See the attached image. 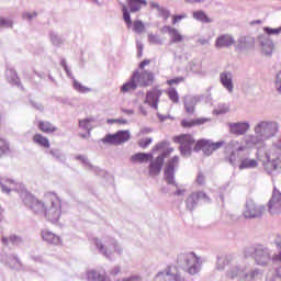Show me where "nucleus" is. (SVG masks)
<instances>
[{
  "label": "nucleus",
  "mask_w": 281,
  "mask_h": 281,
  "mask_svg": "<svg viewBox=\"0 0 281 281\" xmlns=\"http://www.w3.org/2000/svg\"><path fill=\"white\" fill-rule=\"evenodd\" d=\"M22 200L34 214H44L45 218L50 223L60 221L63 204L56 193H46L43 202H41L32 193L24 192L22 193Z\"/></svg>",
  "instance_id": "f257e3e1"
},
{
  "label": "nucleus",
  "mask_w": 281,
  "mask_h": 281,
  "mask_svg": "<svg viewBox=\"0 0 281 281\" xmlns=\"http://www.w3.org/2000/svg\"><path fill=\"white\" fill-rule=\"evenodd\" d=\"M247 150V145L245 140H231L224 149L225 161L231 164V166H236L240 160V154Z\"/></svg>",
  "instance_id": "f03ea898"
},
{
  "label": "nucleus",
  "mask_w": 281,
  "mask_h": 281,
  "mask_svg": "<svg viewBox=\"0 0 281 281\" xmlns=\"http://www.w3.org/2000/svg\"><path fill=\"white\" fill-rule=\"evenodd\" d=\"M279 128L280 126L276 122L261 121L259 124L255 126V133L263 139H271V137H276Z\"/></svg>",
  "instance_id": "7ed1b4c3"
},
{
  "label": "nucleus",
  "mask_w": 281,
  "mask_h": 281,
  "mask_svg": "<svg viewBox=\"0 0 281 281\" xmlns=\"http://www.w3.org/2000/svg\"><path fill=\"white\" fill-rule=\"evenodd\" d=\"M173 144H179V150L183 157L192 155V146H194V137L191 134H180L173 136Z\"/></svg>",
  "instance_id": "20e7f679"
},
{
  "label": "nucleus",
  "mask_w": 281,
  "mask_h": 281,
  "mask_svg": "<svg viewBox=\"0 0 281 281\" xmlns=\"http://www.w3.org/2000/svg\"><path fill=\"white\" fill-rule=\"evenodd\" d=\"M131 139V132L128 130L119 131L115 134H106L102 138L103 144H110L112 146H120L126 144Z\"/></svg>",
  "instance_id": "39448f33"
},
{
  "label": "nucleus",
  "mask_w": 281,
  "mask_h": 281,
  "mask_svg": "<svg viewBox=\"0 0 281 281\" xmlns=\"http://www.w3.org/2000/svg\"><path fill=\"white\" fill-rule=\"evenodd\" d=\"M223 146H225V142L223 140L213 143L207 139H200L195 143L193 150L195 153H199L200 150H202L204 155H212V153H214L215 150H218L220 148H223Z\"/></svg>",
  "instance_id": "423d86ee"
},
{
  "label": "nucleus",
  "mask_w": 281,
  "mask_h": 281,
  "mask_svg": "<svg viewBox=\"0 0 281 281\" xmlns=\"http://www.w3.org/2000/svg\"><path fill=\"white\" fill-rule=\"evenodd\" d=\"M265 212V206H260L256 204L252 199L246 201L244 216L245 218H258V216H262Z\"/></svg>",
  "instance_id": "0eeeda50"
},
{
  "label": "nucleus",
  "mask_w": 281,
  "mask_h": 281,
  "mask_svg": "<svg viewBox=\"0 0 281 281\" xmlns=\"http://www.w3.org/2000/svg\"><path fill=\"white\" fill-rule=\"evenodd\" d=\"M180 158L179 156H173L168 159L165 166V180L169 186H175V168L179 166Z\"/></svg>",
  "instance_id": "6e6552de"
},
{
  "label": "nucleus",
  "mask_w": 281,
  "mask_h": 281,
  "mask_svg": "<svg viewBox=\"0 0 281 281\" xmlns=\"http://www.w3.org/2000/svg\"><path fill=\"white\" fill-rule=\"evenodd\" d=\"M268 210L270 214H281V192L274 189L272 192V198L268 203Z\"/></svg>",
  "instance_id": "1a4fd4ad"
},
{
  "label": "nucleus",
  "mask_w": 281,
  "mask_h": 281,
  "mask_svg": "<svg viewBox=\"0 0 281 281\" xmlns=\"http://www.w3.org/2000/svg\"><path fill=\"white\" fill-rule=\"evenodd\" d=\"M186 260L187 270L191 276H194L199 271V257L194 252L181 256Z\"/></svg>",
  "instance_id": "9d476101"
},
{
  "label": "nucleus",
  "mask_w": 281,
  "mask_h": 281,
  "mask_svg": "<svg viewBox=\"0 0 281 281\" xmlns=\"http://www.w3.org/2000/svg\"><path fill=\"white\" fill-rule=\"evenodd\" d=\"M162 92L161 90L154 88L153 90L146 93L145 104H149L151 109L157 110L159 105V98H161Z\"/></svg>",
  "instance_id": "9b49d317"
},
{
  "label": "nucleus",
  "mask_w": 281,
  "mask_h": 281,
  "mask_svg": "<svg viewBox=\"0 0 281 281\" xmlns=\"http://www.w3.org/2000/svg\"><path fill=\"white\" fill-rule=\"evenodd\" d=\"M134 75H137L136 82L140 87H150L155 81V75L153 72L144 70L143 72L136 71Z\"/></svg>",
  "instance_id": "f8f14e48"
},
{
  "label": "nucleus",
  "mask_w": 281,
  "mask_h": 281,
  "mask_svg": "<svg viewBox=\"0 0 281 281\" xmlns=\"http://www.w3.org/2000/svg\"><path fill=\"white\" fill-rule=\"evenodd\" d=\"M161 32H167L169 34L171 45H173L175 43H183L186 38V36L180 34L179 30L170 25L162 26Z\"/></svg>",
  "instance_id": "ddd939ff"
},
{
  "label": "nucleus",
  "mask_w": 281,
  "mask_h": 281,
  "mask_svg": "<svg viewBox=\"0 0 281 281\" xmlns=\"http://www.w3.org/2000/svg\"><path fill=\"white\" fill-rule=\"evenodd\" d=\"M161 168H164V157H156L155 159L151 158L148 166L149 177H157L160 175Z\"/></svg>",
  "instance_id": "4468645a"
},
{
  "label": "nucleus",
  "mask_w": 281,
  "mask_h": 281,
  "mask_svg": "<svg viewBox=\"0 0 281 281\" xmlns=\"http://www.w3.org/2000/svg\"><path fill=\"white\" fill-rule=\"evenodd\" d=\"M177 271V267H169L167 272H159L155 281H181L179 276L175 273Z\"/></svg>",
  "instance_id": "2eb2a0df"
},
{
  "label": "nucleus",
  "mask_w": 281,
  "mask_h": 281,
  "mask_svg": "<svg viewBox=\"0 0 281 281\" xmlns=\"http://www.w3.org/2000/svg\"><path fill=\"white\" fill-rule=\"evenodd\" d=\"M236 41L234 40V36L229 34H223L220 35L215 41V47L217 49H222L223 47H232V45H235Z\"/></svg>",
  "instance_id": "dca6fc26"
},
{
  "label": "nucleus",
  "mask_w": 281,
  "mask_h": 281,
  "mask_svg": "<svg viewBox=\"0 0 281 281\" xmlns=\"http://www.w3.org/2000/svg\"><path fill=\"white\" fill-rule=\"evenodd\" d=\"M255 260L257 265H268L270 260L269 251L262 247H257L255 249Z\"/></svg>",
  "instance_id": "f3484780"
},
{
  "label": "nucleus",
  "mask_w": 281,
  "mask_h": 281,
  "mask_svg": "<svg viewBox=\"0 0 281 281\" xmlns=\"http://www.w3.org/2000/svg\"><path fill=\"white\" fill-rule=\"evenodd\" d=\"M37 128L41 133H45L46 135H52L58 131V127L49 121H38Z\"/></svg>",
  "instance_id": "a211bd4d"
},
{
  "label": "nucleus",
  "mask_w": 281,
  "mask_h": 281,
  "mask_svg": "<svg viewBox=\"0 0 281 281\" xmlns=\"http://www.w3.org/2000/svg\"><path fill=\"white\" fill-rule=\"evenodd\" d=\"M229 128L233 135H245L249 131V123H231Z\"/></svg>",
  "instance_id": "6ab92c4d"
},
{
  "label": "nucleus",
  "mask_w": 281,
  "mask_h": 281,
  "mask_svg": "<svg viewBox=\"0 0 281 281\" xmlns=\"http://www.w3.org/2000/svg\"><path fill=\"white\" fill-rule=\"evenodd\" d=\"M153 159V154L138 153L133 155L130 160L132 164H148Z\"/></svg>",
  "instance_id": "aec40b11"
},
{
  "label": "nucleus",
  "mask_w": 281,
  "mask_h": 281,
  "mask_svg": "<svg viewBox=\"0 0 281 281\" xmlns=\"http://www.w3.org/2000/svg\"><path fill=\"white\" fill-rule=\"evenodd\" d=\"M42 238L49 245H60V237L49 231H43Z\"/></svg>",
  "instance_id": "412c9836"
},
{
  "label": "nucleus",
  "mask_w": 281,
  "mask_h": 281,
  "mask_svg": "<svg viewBox=\"0 0 281 281\" xmlns=\"http://www.w3.org/2000/svg\"><path fill=\"white\" fill-rule=\"evenodd\" d=\"M252 168H258V160L254 158H241L239 161V170H249Z\"/></svg>",
  "instance_id": "4be33fe9"
},
{
  "label": "nucleus",
  "mask_w": 281,
  "mask_h": 281,
  "mask_svg": "<svg viewBox=\"0 0 281 281\" xmlns=\"http://www.w3.org/2000/svg\"><path fill=\"white\" fill-rule=\"evenodd\" d=\"M34 144H37V146H41L42 148H52V144L49 143V138L47 136H44L41 133H37L33 136Z\"/></svg>",
  "instance_id": "5701e85b"
},
{
  "label": "nucleus",
  "mask_w": 281,
  "mask_h": 281,
  "mask_svg": "<svg viewBox=\"0 0 281 281\" xmlns=\"http://www.w3.org/2000/svg\"><path fill=\"white\" fill-rule=\"evenodd\" d=\"M220 80H221L223 87H225V89H227V91H229V92L234 91V83L232 82V74L222 72L220 75Z\"/></svg>",
  "instance_id": "b1692460"
},
{
  "label": "nucleus",
  "mask_w": 281,
  "mask_h": 281,
  "mask_svg": "<svg viewBox=\"0 0 281 281\" xmlns=\"http://www.w3.org/2000/svg\"><path fill=\"white\" fill-rule=\"evenodd\" d=\"M137 75H133L131 80L121 87L122 93H128V91H135L137 89Z\"/></svg>",
  "instance_id": "393cba45"
},
{
  "label": "nucleus",
  "mask_w": 281,
  "mask_h": 281,
  "mask_svg": "<svg viewBox=\"0 0 281 281\" xmlns=\"http://www.w3.org/2000/svg\"><path fill=\"white\" fill-rule=\"evenodd\" d=\"M207 119H193V120H182L180 125L182 128H192L193 126H201V124H205Z\"/></svg>",
  "instance_id": "a878e982"
},
{
  "label": "nucleus",
  "mask_w": 281,
  "mask_h": 281,
  "mask_svg": "<svg viewBox=\"0 0 281 281\" xmlns=\"http://www.w3.org/2000/svg\"><path fill=\"white\" fill-rule=\"evenodd\" d=\"M148 2L146 0H127V5L131 12H139L142 10V5H147Z\"/></svg>",
  "instance_id": "bb28decb"
},
{
  "label": "nucleus",
  "mask_w": 281,
  "mask_h": 281,
  "mask_svg": "<svg viewBox=\"0 0 281 281\" xmlns=\"http://www.w3.org/2000/svg\"><path fill=\"white\" fill-rule=\"evenodd\" d=\"M196 106V98L194 97H186L184 98V109L187 113L190 115L194 114L195 108Z\"/></svg>",
  "instance_id": "cd10ccee"
},
{
  "label": "nucleus",
  "mask_w": 281,
  "mask_h": 281,
  "mask_svg": "<svg viewBox=\"0 0 281 281\" xmlns=\"http://www.w3.org/2000/svg\"><path fill=\"white\" fill-rule=\"evenodd\" d=\"M280 157V151L277 148H270L266 151L268 164H273Z\"/></svg>",
  "instance_id": "c85d7f7f"
},
{
  "label": "nucleus",
  "mask_w": 281,
  "mask_h": 281,
  "mask_svg": "<svg viewBox=\"0 0 281 281\" xmlns=\"http://www.w3.org/2000/svg\"><path fill=\"white\" fill-rule=\"evenodd\" d=\"M166 94L173 104H179V92L177 91V88H168Z\"/></svg>",
  "instance_id": "c756f323"
},
{
  "label": "nucleus",
  "mask_w": 281,
  "mask_h": 281,
  "mask_svg": "<svg viewBox=\"0 0 281 281\" xmlns=\"http://www.w3.org/2000/svg\"><path fill=\"white\" fill-rule=\"evenodd\" d=\"M193 19H195L196 21H200L201 23H212V20L210 19V16H207L203 11H194Z\"/></svg>",
  "instance_id": "7c9ffc66"
},
{
  "label": "nucleus",
  "mask_w": 281,
  "mask_h": 281,
  "mask_svg": "<svg viewBox=\"0 0 281 281\" xmlns=\"http://www.w3.org/2000/svg\"><path fill=\"white\" fill-rule=\"evenodd\" d=\"M16 186V182L14 180H5L1 183L2 192H7V194H10L12 190H14Z\"/></svg>",
  "instance_id": "2f4dec72"
},
{
  "label": "nucleus",
  "mask_w": 281,
  "mask_h": 281,
  "mask_svg": "<svg viewBox=\"0 0 281 281\" xmlns=\"http://www.w3.org/2000/svg\"><path fill=\"white\" fill-rule=\"evenodd\" d=\"M133 32H135L136 34H144V32H146V25H144V22H142V20L133 22Z\"/></svg>",
  "instance_id": "473e14b6"
},
{
  "label": "nucleus",
  "mask_w": 281,
  "mask_h": 281,
  "mask_svg": "<svg viewBox=\"0 0 281 281\" xmlns=\"http://www.w3.org/2000/svg\"><path fill=\"white\" fill-rule=\"evenodd\" d=\"M88 280H91V281H104V280H106V278L104 277V274H100L95 270H90L88 272Z\"/></svg>",
  "instance_id": "72a5a7b5"
},
{
  "label": "nucleus",
  "mask_w": 281,
  "mask_h": 281,
  "mask_svg": "<svg viewBox=\"0 0 281 281\" xmlns=\"http://www.w3.org/2000/svg\"><path fill=\"white\" fill-rule=\"evenodd\" d=\"M199 199H201L200 193H192L188 199H187V205L188 207H194L196 203H199Z\"/></svg>",
  "instance_id": "f704fd0d"
},
{
  "label": "nucleus",
  "mask_w": 281,
  "mask_h": 281,
  "mask_svg": "<svg viewBox=\"0 0 281 281\" xmlns=\"http://www.w3.org/2000/svg\"><path fill=\"white\" fill-rule=\"evenodd\" d=\"M122 12H123V19L127 27H131V25H133V20H131V13H128V8H126V4L122 5Z\"/></svg>",
  "instance_id": "c9c22d12"
},
{
  "label": "nucleus",
  "mask_w": 281,
  "mask_h": 281,
  "mask_svg": "<svg viewBox=\"0 0 281 281\" xmlns=\"http://www.w3.org/2000/svg\"><path fill=\"white\" fill-rule=\"evenodd\" d=\"M148 43L150 45H161V37L159 35H155L153 33L148 34Z\"/></svg>",
  "instance_id": "e433bc0d"
},
{
  "label": "nucleus",
  "mask_w": 281,
  "mask_h": 281,
  "mask_svg": "<svg viewBox=\"0 0 281 281\" xmlns=\"http://www.w3.org/2000/svg\"><path fill=\"white\" fill-rule=\"evenodd\" d=\"M74 88L76 89V91H78L79 93H89V91H91V88H87L85 86H82V83L75 81L74 82Z\"/></svg>",
  "instance_id": "4c0bfd02"
},
{
  "label": "nucleus",
  "mask_w": 281,
  "mask_h": 281,
  "mask_svg": "<svg viewBox=\"0 0 281 281\" xmlns=\"http://www.w3.org/2000/svg\"><path fill=\"white\" fill-rule=\"evenodd\" d=\"M186 80V78L183 77H176L173 79H169L166 81V85H168V87H175V85H181V82H183Z\"/></svg>",
  "instance_id": "58836bf2"
},
{
  "label": "nucleus",
  "mask_w": 281,
  "mask_h": 281,
  "mask_svg": "<svg viewBox=\"0 0 281 281\" xmlns=\"http://www.w3.org/2000/svg\"><path fill=\"white\" fill-rule=\"evenodd\" d=\"M150 144H153V138H150V137L142 138L138 140V146L140 148H148V146H150Z\"/></svg>",
  "instance_id": "ea45409f"
},
{
  "label": "nucleus",
  "mask_w": 281,
  "mask_h": 281,
  "mask_svg": "<svg viewBox=\"0 0 281 281\" xmlns=\"http://www.w3.org/2000/svg\"><path fill=\"white\" fill-rule=\"evenodd\" d=\"M158 12L164 21H168V19H170V11L168 9L160 7Z\"/></svg>",
  "instance_id": "a19ab883"
},
{
  "label": "nucleus",
  "mask_w": 281,
  "mask_h": 281,
  "mask_svg": "<svg viewBox=\"0 0 281 281\" xmlns=\"http://www.w3.org/2000/svg\"><path fill=\"white\" fill-rule=\"evenodd\" d=\"M91 122H93V119H83L79 121L80 128H90Z\"/></svg>",
  "instance_id": "79ce46f5"
},
{
  "label": "nucleus",
  "mask_w": 281,
  "mask_h": 281,
  "mask_svg": "<svg viewBox=\"0 0 281 281\" xmlns=\"http://www.w3.org/2000/svg\"><path fill=\"white\" fill-rule=\"evenodd\" d=\"M263 32H266V34H268V36L277 35V34H280L281 27H279V29H271V27H269V26H266V27L263 29Z\"/></svg>",
  "instance_id": "37998d69"
},
{
  "label": "nucleus",
  "mask_w": 281,
  "mask_h": 281,
  "mask_svg": "<svg viewBox=\"0 0 281 281\" xmlns=\"http://www.w3.org/2000/svg\"><path fill=\"white\" fill-rule=\"evenodd\" d=\"M262 52L265 56H271V54H273V45L272 44L263 45Z\"/></svg>",
  "instance_id": "c03bdc74"
},
{
  "label": "nucleus",
  "mask_w": 281,
  "mask_h": 281,
  "mask_svg": "<svg viewBox=\"0 0 281 281\" xmlns=\"http://www.w3.org/2000/svg\"><path fill=\"white\" fill-rule=\"evenodd\" d=\"M172 153H175V148L169 147L165 151H162V154L158 157H162V164H164V159H166L169 155H172Z\"/></svg>",
  "instance_id": "a18cd8bd"
},
{
  "label": "nucleus",
  "mask_w": 281,
  "mask_h": 281,
  "mask_svg": "<svg viewBox=\"0 0 281 281\" xmlns=\"http://www.w3.org/2000/svg\"><path fill=\"white\" fill-rule=\"evenodd\" d=\"M186 16H187L186 14L172 15V25H177V23H180L181 21H183Z\"/></svg>",
  "instance_id": "49530a36"
},
{
  "label": "nucleus",
  "mask_w": 281,
  "mask_h": 281,
  "mask_svg": "<svg viewBox=\"0 0 281 281\" xmlns=\"http://www.w3.org/2000/svg\"><path fill=\"white\" fill-rule=\"evenodd\" d=\"M0 27H12V23L3 18H0Z\"/></svg>",
  "instance_id": "de8ad7c7"
},
{
  "label": "nucleus",
  "mask_w": 281,
  "mask_h": 281,
  "mask_svg": "<svg viewBox=\"0 0 281 281\" xmlns=\"http://www.w3.org/2000/svg\"><path fill=\"white\" fill-rule=\"evenodd\" d=\"M273 170H281V159L280 156L276 159V161L271 165Z\"/></svg>",
  "instance_id": "09e8293b"
},
{
  "label": "nucleus",
  "mask_w": 281,
  "mask_h": 281,
  "mask_svg": "<svg viewBox=\"0 0 281 281\" xmlns=\"http://www.w3.org/2000/svg\"><path fill=\"white\" fill-rule=\"evenodd\" d=\"M76 159H77L78 161H81V164L89 165V159L87 158V156L78 155V156H76Z\"/></svg>",
  "instance_id": "8fccbe9b"
},
{
  "label": "nucleus",
  "mask_w": 281,
  "mask_h": 281,
  "mask_svg": "<svg viewBox=\"0 0 281 281\" xmlns=\"http://www.w3.org/2000/svg\"><path fill=\"white\" fill-rule=\"evenodd\" d=\"M99 251H101V254H103L104 256H106V249H104V245H102V243L98 241L95 243Z\"/></svg>",
  "instance_id": "3c124183"
},
{
  "label": "nucleus",
  "mask_w": 281,
  "mask_h": 281,
  "mask_svg": "<svg viewBox=\"0 0 281 281\" xmlns=\"http://www.w3.org/2000/svg\"><path fill=\"white\" fill-rule=\"evenodd\" d=\"M168 142H161L156 145V150H161L162 148H166L168 146Z\"/></svg>",
  "instance_id": "603ef678"
},
{
  "label": "nucleus",
  "mask_w": 281,
  "mask_h": 281,
  "mask_svg": "<svg viewBox=\"0 0 281 281\" xmlns=\"http://www.w3.org/2000/svg\"><path fill=\"white\" fill-rule=\"evenodd\" d=\"M150 59H144L140 64H139V69H144V67H146L147 65H150Z\"/></svg>",
  "instance_id": "864d4df0"
},
{
  "label": "nucleus",
  "mask_w": 281,
  "mask_h": 281,
  "mask_svg": "<svg viewBox=\"0 0 281 281\" xmlns=\"http://www.w3.org/2000/svg\"><path fill=\"white\" fill-rule=\"evenodd\" d=\"M228 277L231 280H234V278H238V270H233L228 273Z\"/></svg>",
  "instance_id": "5fc2aeb1"
},
{
  "label": "nucleus",
  "mask_w": 281,
  "mask_h": 281,
  "mask_svg": "<svg viewBox=\"0 0 281 281\" xmlns=\"http://www.w3.org/2000/svg\"><path fill=\"white\" fill-rule=\"evenodd\" d=\"M123 281H142V279L137 276H134V277L123 279Z\"/></svg>",
  "instance_id": "6e6d98bb"
},
{
  "label": "nucleus",
  "mask_w": 281,
  "mask_h": 281,
  "mask_svg": "<svg viewBox=\"0 0 281 281\" xmlns=\"http://www.w3.org/2000/svg\"><path fill=\"white\" fill-rule=\"evenodd\" d=\"M274 262H281V251L272 257Z\"/></svg>",
  "instance_id": "4d7b16f0"
},
{
  "label": "nucleus",
  "mask_w": 281,
  "mask_h": 281,
  "mask_svg": "<svg viewBox=\"0 0 281 281\" xmlns=\"http://www.w3.org/2000/svg\"><path fill=\"white\" fill-rule=\"evenodd\" d=\"M277 247H279V249H281V235H278L276 240H274Z\"/></svg>",
  "instance_id": "13d9d810"
},
{
  "label": "nucleus",
  "mask_w": 281,
  "mask_h": 281,
  "mask_svg": "<svg viewBox=\"0 0 281 281\" xmlns=\"http://www.w3.org/2000/svg\"><path fill=\"white\" fill-rule=\"evenodd\" d=\"M10 243H16L19 240V237L16 235L9 236Z\"/></svg>",
  "instance_id": "bf43d9fd"
},
{
  "label": "nucleus",
  "mask_w": 281,
  "mask_h": 281,
  "mask_svg": "<svg viewBox=\"0 0 281 281\" xmlns=\"http://www.w3.org/2000/svg\"><path fill=\"white\" fill-rule=\"evenodd\" d=\"M276 279L281 280V267H279L276 271Z\"/></svg>",
  "instance_id": "052dcab7"
},
{
  "label": "nucleus",
  "mask_w": 281,
  "mask_h": 281,
  "mask_svg": "<svg viewBox=\"0 0 281 281\" xmlns=\"http://www.w3.org/2000/svg\"><path fill=\"white\" fill-rule=\"evenodd\" d=\"M122 113H126V115H133V113H135V111L133 110H126V109H121Z\"/></svg>",
  "instance_id": "680f3d73"
},
{
  "label": "nucleus",
  "mask_w": 281,
  "mask_h": 281,
  "mask_svg": "<svg viewBox=\"0 0 281 281\" xmlns=\"http://www.w3.org/2000/svg\"><path fill=\"white\" fill-rule=\"evenodd\" d=\"M196 181L198 183H203V181H205V177L203 175H199Z\"/></svg>",
  "instance_id": "e2e57ef3"
},
{
  "label": "nucleus",
  "mask_w": 281,
  "mask_h": 281,
  "mask_svg": "<svg viewBox=\"0 0 281 281\" xmlns=\"http://www.w3.org/2000/svg\"><path fill=\"white\" fill-rule=\"evenodd\" d=\"M116 124H127L128 122L124 119H116L115 120Z\"/></svg>",
  "instance_id": "0e129e2a"
},
{
  "label": "nucleus",
  "mask_w": 281,
  "mask_h": 281,
  "mask_svg": "<svg viewBox=\"0 0 281 281\" xmlns=\"http://www.w3.org/2000/svg\"><path fill=\"white\" fill-rule=\"evenodd\" d=\"M256 276H258V271L254 270L249 273V277L251 278V280H254V278H256Z\"/></svg>",
  "instance_id": "69168bd1"
},
{
  "label": "nucleus",
  "mask_w": 281,
  "mask_h": 281,
  "mask_svg": "<svg viewBox=\"0 0 281 281\" xmlns=\"http://www.w3.org/2000/svg\"><path fill=\"white\" fill-rule=\"evenodd\" d=\"M150 7L156 8V10H158V11H159V8H161V7H159V4L157 2H150Z\"/></svg>",
  "instance_id": "338daca9"
},
{
  "label": "nucleus",
  "mask_w": 281,
  "mask_h": 281,
  "mask_svg": "<svg viewBox=\"0 0 281 281\" xmlns=\"http://www.w3.org/2000/svg\"><path fill=\"white\" fill-rule=\"evenodd\" d=\"M9 238L8 237H2V243H3V245H8V243H9Z\"/></svg>",
  "instance_id": "774afa93"
}]
</instances>
